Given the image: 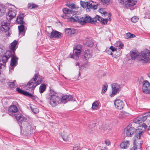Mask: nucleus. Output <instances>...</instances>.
<instances>
[{
  "label": "nucleus",
  "mask_w": 150,
  "mask_h": 150,
  "mask_svg": "<svg viewBox=\"0 0 150 150\" xmlns=\"http://www.w3.org/2000/svg\"><path fill=\"white\" fill-rule=\"evenodd\" d=\"M16 119L20 126L21 133L22 135L25 138L30 137L33 134L35 129V126L31 125L26 121L27 119L21 115H16Z\"/></svg>",
  "instance_id": "nucleus-1"
},
{
  "label": "nucleus",
  "mask_w": 150,
  "mask_h": 150,
  "mask_svg": "<svg viewBox=\"0 0 150 150\" xmlns=\"http://www.w3.org/2000/svg\"><path fill=\"white\" fill-rule=\"evenodd\" d=\"M63 11L65 15L62 17L64 18L68 19L69 21L74 23L78 22L82 25H83L88 23L89 17H86V15L81 18L74 15V13L71 10L67 8H64L63 9Z\"/></svg>",
  "instance_id": "nucleus-2"
},
{
  "label": "nucleus",
  "mask_w": 150,
  "mask_h": 150,
  "mask_svg": "<svg viewBox=\"0 0 150 150\" xmlns=\"http://www.w3.org/2000/svg\"><path fill=\"white\" fill-rule=\"evenodd\" d=\"M46 98L50 100V104L52 107H55L60 103V98L57 93L51 89L47 95Z\"/></svg>",
  "instance_id": "nucleus-3"
},
{
  "label": "nucleus",
  "mask_w": 150,
  "mask_h": 150,
  "mask_svg": "<svg viewBox=\"0 0 150 150\" xmlns=\"http://www.w3.org/2000/svg\"><path fill=\"white\" fill-rule=\"evenodd\" d=\"M42 79V76L38 74H35L34 77L28 83L27 86L29 89H30L31 91H33V90L35 88L41 83Z\"/></svg>",
  "instance_id": "nucleus-4"
},
{
  "label": "nucleus",
  "mask_w": 150,
  "mask_h": 150,
  "mask_svg": "<svg viewBox=\"0 0 150 150\" xmlns=\"http://www.w3.org/2000/svg\"><path fill=\"white\" fill-rule=\"evenodd\" d=\"M136 134L135 135V138L133 142L134 146L131 150H141V148L142 144V143L141 141H137V140H139L142 135V134L144 133V131L142 129H136L135 132Z\"/></svg>",
  "instance_id": "nucleus-5"
},
{
  "label": "nucleus",
  "mask_w": 150,
  "mask_h": 150,
  "mask_svg": "<svg viewBox=\"0 0 150 150\" xmlns=\"http://www.w3.org/2000/svg\"><path fill=\"white\" fill-rule=\"evenodd\" d=\"M126 59L128 64L132 63L133 60L135 59H137L143 64L150 62V57H127Z\"/></svg>",
  "instance_id": "nucleus-6"
},
{
  "label": "nucleus",
  "mask_w": 150,
  "mask_h": 150,
  "mask_svg": "<svg viewBox=\"0 0 150 150\" xmlns=\"http://www.w3.org/2000/svg\"><path fill=\"white\" fill-rule=\"evenodd\" d=\"M71 58H73L76 60L77 62L76 63V66H84L88 63V57H70Z\"/></svg>",
  "instance_id": "nucleus-7"
},
{
  "label": "nucleus",
  "mask_w": 150,
  "mask_h": 150,
  "mask_svg": "<svg viewBox=\"0 0 150 150\" xmlns=\"http://www.w3.org/2000/svg\"><path fill=\"white\" fill-rule=\"evenodd\" d=\"M119 2L121 4H123L126 7L130 10L134 9L133 6L137 3V1L134 0H119Z\"/></svg>",
  "instance_id": "nucleus-8"
},
{
  "label": "nucleus",
  "mask_w": 150,
  "mask_h": 150,
  "mask_svg": "<svg viewBox=\"0 0 150 150\" xmlns=\"http://www.w3.org/2000/svg\"><path fill=\"white\" fill-rule=\"evenodd\" d=\"M16 11L12 8H9L6 13V18L8 21L10 22L16 15Z\"/></svg>",
  "instance_id": "nucleus-9"
},
{
  "label": "nucleus",
  "mask_w": 150,
  "mask_h": 150,
  "mask_svg": "<svg viewBox=\"0 0 150 150\" xmlns=\"http://www.w3.org/2000/svg\"><path fill=\"white\" fill-rule=\"evenodd\" d=\"M18 110L17 107L15 105H12L10 106L8 108V113L9 115L12 116H14L16 118V115L21 114L18 112Z\"/></svg>",
  "instance_id": "nucleus-10"
},
{
  "label": "nucleus",
  "mask_w": 150,
  "mask_h": 150,
  "mask_svg": "<svg viewBox=\"0 0 150 150\" xmlns=\"http://www.w3.org/2000/svg\"><path fill=\"white\" fill-rule=\"evenodd\" d=\"M18 58L17 57H11L10 66L9 67V73L13 70L14 68L18 64Z\"/></svg>",
  "instance_id": "nucleus-11"
},
{
  "label": "nucleus",
  "mask_w": 150,
  "mask_h": 150,
  "mask_svg": "<svg viewBox=\"0 0 150 150\" xmlns=\"http://www.w3.org/2000/svg\"><path fill=\"white\" fill-rule=\"evenodd\" d=\"M126 134L127 136L129 137L133 134L135 132V128L131 125H128L125 129Z\"/></svg>",
  "instance_id": "nucleus-12"
},
{
  "label": "nucleus",
  "mask_w": 150,
  "mask_h": 150,
  "mask_svg": "<svg viewBox=\"0 0 150 150\" xmlns=\"http://www.w3.org/2000/svg\"><path fill=\"white\" fill-rule=\"evenodd\" d=\"M115 105L116 108L118 110L122 109L125 105L124 103L121 100L117 99L114 101Z\"/></svg>",
  "instance_id": "nucleus-13"
},
{
  "label": "nucleus",
  "mask_w": 150,
  "mask_h": 150,
  "mask_svg": "<svg viewBox=\"0 0 150 150\" xmlns=\"http://www.w3.org/2000/svg\"><path fill=\"white\" fill-rule=\"evenodd\" d=\"M111 86L112 88V91L111 96H113L120 91V86L115 83H112Z\"/></svg>",
  "instance_id": "nucleus-14"
},
{
  "label": "nucleus",
  "mask_w": 150,
  "mask_h": 150,
  "mask_svg": "<svg viewBox=\"0 0 150 150\" xmlns=\"http://www.w3.org/2000/svg\"><path fill=\"white\" fill-rule=\"evenodd\" d=\"M48 34L49 35H48V36L50 37V38H59L61 37L62 35V33H61L54 30H52L50 34L49 33H48Z\"/></svg>",
  "instance_id": "nucleus-15"
},
{
  "label": "nucleus",
  "mask_w": 150,
  "mask_h": 150,
  "mask_svg": "<svg viewBox=\"0 0 150 150\" xmlns=\"http://www.w3.org/2000/svg\"><path fill=\"white\" fill-rule=\"evenodd\" d=\"M10 24L8 22H2L0 27V30L4 32H6L8 31L9 29V27Z\"/></svg>",
  "instance_id": "nucleus-16"
},
{
  "label": "nucleus",
  "mask_w": 150,
  "mask_h": 150,
  "mask_svg": "<svg viewBox=\"0 0 150 150\" xmlns=\"http://www.w3.org/2000/svg\"><path fill=\"white\" fill-rule=\"evenodd\" d=\"M88 16L89 17V19H88L89 20V21H88V23H94L97 20L101 22L103 18L98 15H96L94 18H92L88 15H86V17Z\"/></svg>",
  "instance_id": "nucleus-17"
},
{
  "label": "nucleus",
  "mask_w": 150,
  "mask_h": 150,
  "mask_svg": "<svg viewBox=\"0 0 150 150\" xmlns=\"http://www.w3.org/2000/svg\"><path fill=\"white\" fill-rule=\"evenodd\" d=\"M73 97L71 95H65L60 98V103H65L67 101L73 100Z\"/></svg>",
  "instance_id": "nucleus-18"
},
{
  "label": "nucleus",
  "mask_w": 150,
  "mask_h": 150,
  "mask_svg": "<svg viewBox=\"0 0 150 150\" xmlns=\"http://www.w3.org/2000/svg\"><path fill=\"white\" fill-rule=\"evenodd\" d=\"M84 45L89 47H92L93 45L94 42L91 38H86L83 41Z\"/></svg>",
  "instance_id": "nucleus-19"
},
{
  "label": "nucleus",
  "mask_w": 150,
  "mask_h": 150,
  "mask_svg": "<svg viewBox=\"0 0 150 150\" xmlns=\"http://www.w3.org/2000/svg\"><path fill=\"white\" fill-rule=\"evenodd\" d=\"M87 9H96L97 8V5L95 4L94 2L92 1H87Z\"/></svg>",
  "instance_id": "nucleus-20"
},
{
  "label": "nucleus",
  "mask_w": 150,
  "mask_h": 150,
  "mask_svg": "<svg viewBox=\"0 0 150 150\" xmlns=\"http://www.w3.org/2000/svg\"><path fill=\"white\" fill-rule=\"evenodd\" d=\"M18 29L19 31V35L21 37H22L25 35V26L23 24H21L18 26Z\"/></svg>",
  "instance_id": "nucleus-21"
},
{
  "label": "nucleus",
  "mask_w": 150,
  "mask_h": 150,
  "mask_svg": "<svg viewBox=\"0 0 150 150\" xmlns=\"http://www.w3.org/2000/svg\"><path fill=\"white\" fill-rule=\"evenodd\" d=\"M129 142L127 140H125L120 144V147L122 149H126L129 146Z\"/></svg>",
  "instance_id": "nucleus-22"
},
{
  "label": "nucleus",
  "mask_w": 150,
  "mask_h": 150,
  "mask_svg": "<svg viewBox=\"0 0 150 150\" xmlns=\"http://www.w3.org/2000/svg\"><path fill=\"white\" fill-rule=\"evenodd\" d=\"M149 86V83L147 81H144L143 82V91L144 93H146L148 91V87Z\"/></svg>",
  "instance_id": "nucleus-23"
},
{
  "label": "nucleus",
  "mask_w": 150,
  "mask_h": 150,
  "mask_svg": "<svg viewBox=\"0 0 150 150\" xmlns=\"http://www.w3.org/2000/svg\"><path fill=\"white\" fill-rule=\"evenodd\" d=\"M18 42L16 40H14L12 42L9 47L11 50H13L14 51L16 50L18 47Z\"/></svg>",
  "instance_id": "nucleus-24"
},
{
  "label": "nucleus",
  "mask_w": 150,
  "mask_h": 150,
  "mask_svg": "<svg viewBox=\"0 0 150 150\" xmlns=\"http://www.w3.org/2000/svg\"><path fill=\"white\" fill-rule=\"evenodd\" d=\"M6 8H7L4 5L0 4V17L4 15Z\"/></svg>",
  "instance_id": "nucleus-25"
},
{
  "label": "nucleus",
  "mask_w": 150,
  "mask_h": 150,
  "mask_svg": "<svg viewBox=\"0 0 150 150\" xmlns=\"http://www.w3.org/2000/svg\"><path fill=\"white\" fill-rule=\"evenodd\" d=\"M23 17L24 16L23 14H21L19 15L18 16L16 21L18 24H23L24 23V21H23Z\"/></svg>",
  "instance_id": "nucleus-26"
},
{
  "label": "nucleus",
  "mask_w": 150,
  "mask_h": 150,
  "mask_svg": "<svg viewBox=\"0 0 150 150\" xmlns=\"http://www.w3.org/2000/svg\"><path fill=\"white\" fill-rule=\"evenodd\" d=\"M67 6L69 8L71 9H77L78 10H81L80 8L79 7H76L75 4L73 3L67 2L66 4Z\"/></svg>",
  "instance_id": "nucleus-27"
},
{
  "label": "nucleus",
  "mask_w": 150,
  "mask_h": 150,
  "mask_svg": "<svg viewBox=\"0 0 150 150\" xmlns=\"http://www.w3.org/2000/svg\"><path fill=\"white\" fill-rule=\"evenodd\" d=\"M141 56H149L150 55V51L147 49H145L140 52Z\"/></svg>",
  "instance_id": "nucleus-28"
},
{
  "label": "nucleus",
  "mask_w": 150,
  "mask_h": 150,
  "mask_svg": "<svg viewBox=\"0 0 150 150\" xmlns=\"http://www.w3.org/2000/svg\"><path fill=\"white\" fill-rule=\"evenodd\" d=\"M130 53L131 56H141L140 53L137 50H132Z\"/></svg>",
  "instance_id": "nucleus-29"
},
{
  "label": "nucleus",
  "mask_w": 150,
  "mask_h": 150,
  "mask_svg": "<svg viewBox=\"0 0 150 150\" xmlns=\"http://www.w3.org/2000/svg\"><path fill=\"white\" fill-rule=\"evenodd\" d=\"M46 88V86L45 84H41L39 88V91L40 93H42L45 91Z\"/></svg>",
  "instance_id": "nucleus-30"
},
{
  "label": "nucleus",
  "mask_w": 150,
  "mask_h": 150,
  "mask_svg": "<svg viewBox=\"0 0 150 150\" xmlns=\"http://www.w3.org/2000/svg\"><path fill=\"white\" fill-rule=\"evenodd\" d=\"M15 51L13 50H8L6 51L4 56H15Z\"/></svg>",
  "instance_id": "nucleus-31"
},
{
  "label": "nucleus",
  "mask_w": 150,
  "mask_h": 150,
  "mask_svg": "<svg viewBox=\"0 0 150 150\" xmlns=\"http://www.w3.org/2000/svg\"><path fill=\"white\" fill-rule=\"evenodd\" d=\"M63 140L65 141H68L69 140V135L67 133L63 132L62 134L61 135Z\"/></svg>",
  "instance_id": "nucleus-32"
},
{
  "label": "nucleus",
  "mask_w": 150,
  "mask_h": 150,
  "mask_svg": "<svg viewBox=\"0 0 150 150\" xmlns=\"http://www.w3.org/2000/svg\"><path fill=\"white\" fill-rule=\"evenodd\" d=\"M16 91L18 93L22 94L25 96H26V95H27V94H28V92L25 91H24L18 88H16Z\"/></svg>",
  "instance_id": "nucleus-33"
},
{
  "label": "nucleus",
  "mask_w": 150,
  "mask_h": 150,
  "mask_svg": "<svg viewBox=\"0 0 150 150\" xmlns=\"http://www.w3.org/2000/svg\"><path fill=\"white\" fill-rule=\"evenodd\" d=\"M127 113L124 111H121L119 115V117L120 118L125 117L127 115Z\"/></svg>",
  "instance_id": "nucleus-34"
},
{
  "label": "nucleus",
  "mask_w": 150,
  "mask_h": 150,
  "mask_svg": "<svg viewBox=\"0 0 150 150\" xmlns=\"http://www.w3.org/2000/svg\"><path fill=\"white\" fill-rule=\"evenodd\" d=\"M108 88V85L106 83H105L103 85L102 87V89L101 91V94H104L107 91Z\"/></svg>",
  "instance_id": "nucleus-35"
},
{
  "label": "nucleus",
  "mask_w": 150,
  "mask_h": 150,
  "mask_svg": "<svg viewBox=\"0 0 150 150\" xmlns=\"http://www.w3.org/2000/svg\"><path fill=\"white\" fill-rule=\"evenodd\" d=\"M92 51L91 50L87 49L85 50L84 52V56H91L92 55Z\"/></svg>",
  "instance_id": "nucleus-36"
},
{
  "label": "nucleus",
  "mask_w": 150,
  "mask_h": 150,
  "mask_svg": "<svg viewBox=\"0 0 150 150\" xmlns=\"http://www.w3.org/2000/svg\"><path fill=\"white\" fill-rule=\"evenodd\" d=\"M81 52L80 51L74 49L73 52V55H72L71 56H78L80 54Z\"/></svg>",
  "instance_id": "nucleus-37"
},
{
  "label": "nucleus",
  "mask_w": 150,
  "mask_h": 150,
  "mask_svg": "<svg viewBox=\"0 0 150 150\" xmlns=\"http://www.w3.org/2000/svg\"><path fill=\"white\" fill-rule=\"evenodd\" d=\"M28 8L30 9L38 8V6L33 4H29L28 5Z\"/></svg>",
  "instance_id": "nucleus-38"
},
{
  "label": "nucleus",
  "mask_w": 150,
  "mask_h": 150,
  "mask_svg": "<svg viewBox=\"0 0 150 150\" xmlns=\"http://www.w3.org/2000/svg\"><path fill=\"white\" fill-rule=\"evenodd\" d=\"M15 80H14L12 82H7L8 86L10 89H11V88L14 87L15 86L14 82H15Z\"/></svg>",
  "instance_id": "nucleus-39"
},
{
  "label": "nucleus",
  "mask_w": 150,
  "mask_h": 150,
  "mask_svg": "<svg viewBox=\"0 0 150 150\" xmlns=\"http://www.w3.org/2000/svg\"><path fill=\"white\" fill-rule=\"evenodd\" d=\"M135 37V35H134L131 34L130 33H129L126 34L125 38L126 39H128L130 38H132Z\"/></svg>",
  "instance_id": "nucleus-40"
},
{
  "label": "nucleus",
  "mask_w": 150,
  "mask_h": 150,
  "mask_svg": "<svg viewBox=\"0 0 150 150\" xmlns=\"http://www.w3.org/2000/svg\"><path fill=\"white\" fill-rule=\"evenodd\" d=\"M110 15L109 14V16H108V18L105 19L103 18V20H102L101 22V23L104 24H107L108 22L110 20Z\"/></svg>",
  "instance_id": "nucleus-41"
},
{
  "label": "nucleus",
  "mask_w": 150,
  "mask_h": 150,
  "mask_svg": "<svg viewBox=\"0 0 150 150\" xmlns=\"http://www.w3.org/2000/svg\"><path fill=\"white\" fill-rule=\"evenodd\" d=\"M134 122L135 123L138 124L142 123V122L140 117H138L134 119Z\"/></svg>",
  "instance_id": "nucleus-42"
},
{
  "label": "nucleus",
  "mask_w": 150,
  "mask_h": 150,
  "mask_svg": "<svg viewBox=\"0 0 150 150\" xmlns=\"http://www.w3.org/2000/svg\"><path fill=\"white\" fill-rule=\"evenodd\" d=\"M117 44H115V46L119 47V49H122L123 48L124 45L120 42H117Z\"/></svg>",
  "instance_id": "nucleus-43"
},
{
  "label": "nucleus",
  "mask_w": 150,
  "mask_h": 150,
  "mask_svg": "<svg viewBox=\"0 0 150 150\" xmlns=\"http://www.w3.org/2000/svg\"><path fill=\"white\" fill-rule=\"evenodd\" d=\"M98 105V102L96 101L94 102L92 104V109H96V108Z\"/></svg>",
  "instance_id": "nucleus-44"
},
{
  "label": "nucleus",
  "mask_w": 150,
  "mask_h": 150,
  "mask_svg": "<svg viewBox=\"0 0 150 150\" xmlns=\"http://www.w3.org/2000/svg\"><path fill=\"white\" fill-rule=\"evenodd\" d=\"M74 50H79L81 52V46L80 44L77 45L76 46L74 47Z\"/></svg>",
  "instance_id": "nucleus-45"
},
{
  "label": "nucleus",
  "mask_w": 150,
  "mask_h": 150,
  "mask_svg": "<svg viewBox=\"0 0 150 150\" xmlns=\"http://www.w3.org/2000/svg\"><path fill=\"white\" fill-rule=\"evenodd\" d=\"M139 19V18L137 16H134L131 18V20L132 22L136 23L138 21Z\"/></svg>",
  "instance_id": "nucleus-46"
},
{
  "label": "nucleus",
  "mask_w": 150,
  "mask_h": 150,
  "mask_svg": "<svg viewBox=\"0 0 150 150\" xmlns=\"http://www.w3.org/2000/svg\"><path fill=\"white\" fill-rule=\"evenodd\" d=\"M28 94H27L26 96H28L29 97L31 98L33 100H35L36 98V97L33 96V94L30 93L29 92H28Z\"/></svg>",
  "instance_id": "nucleus-47"
},
{
  "label": "nucleus",
  "mask_w": 150,
  "mask_h": 150,
  "mask_svg": "<svg viewBox=\"0 0 150 150\" xmlns=\"http://www.w3.org/2000/svg\"><path fill=\"white\" fill-rule=\"evenodd\" d=\"M80 4L82 7L83 8H87V1L84 2L81 1Z\"/></svg>",
  "instance_id": "nucleus-48"
},
{
  "label": "nucleus",
  "mask_w": 150,
  "mask_h": 150,
  "mask_svg": "<svg viewBox=\"0 0 150 150\" xmlns=\"http://www.w3.org/2000/svg\"><path fill=\"white\" fill-rule=\"evenodd\" d=\"M71 29L68 28L66 29L65 30V33L66 35H70L71 33Z\"/></svg>",
  "instance_id": "nucleus-49"
},
{
  "label": "nucleus",
  "mask_w": 150,
  "mask_h": 150,
  "mask_svg": "<svg viewBox=\"0 0 150 150\" xmlns=\"http://www.w3.org/2000/svg\"><path fill=\"white\" fill-rule=\"evenodd\" d=\"M30 108L32 112L35 114H36L39 112V110L37 108H32V107L30 106Z\"/></svg>",
  "instance_id": "nucleus-50"
},
{
  "label": "nucleus",
  "mask_w": 150,
  "mask_h": 150,
  "mask_svg": "<svg viewBox=\"0 0 150 150\" xmlns=\"http://www.w3.org/2000/svg\"><path fill=\"white\" fill-rule=\"evenodd\" d=\"M101 1L103 5H108L110 3V0H101Z\"/></svg>",
  "instance_id": "nucleus-51"
},
{
  "label": "nucleus",
  "mask_w": 150,
  "mask_h": 150,
  "mask_svg": "<svg viewBox=\"0 0 150 150\" xmlns=\"http://www.w3.org/2000/svg\"><path fill=\"white\" fill-rule=\"evenodd\" d=\"M140 117L142 121L143 122L147 119V115H145L144 116H142V117Z\"/></svg>",
  "instance_id": "nucleus-52"
},
{
  "label": "nucleus",
  "mask_w": 150,
  "mask_h": 150,
  "mask_svg": "<svg viewBox=\"0 0 150 150\" xmlns=\"http://www.w3.org/2000/svg\"><path fill=\"white\" fill-rule=\"evenodd\" d=\"M99 11L100 13L102 14H104L105 15L107 14V12H105L104 11L103 9V8H101L99 10Z\"/></svg>",
  "instance_id": "nucleus-53"
},
{
  "label": "nucleus",
  "mask_w": 150,
  "mask_h": 150,
  "mask_svg": "<svg viewBox=\"0 0 150 150\" xmlns=\"http://www.w3.org/2000/svg\"><path fill=\"white\" fill-rule=\"evenodd\" d=\"M104 142L105 144L107 146H109L111 144V143L110 141L107 139L105 140Z\"/></svg>",
  "instance_id": "nucleus-54"
},
{
  "label": "nucleus",
  "mask_w": 150,
  "mask_h": 150,
  "mask_svg": "<svg viewBox=\"0 0 150 150\" xmlns=\"http://www.w3.org/2000/svg\"><path fill=\"white\" fill-rule=\"evenodd\" d=\"M110 49L112 51V52H114L117 50V49L114 47L112 46H111L110 47Z\"/></svg>",
  "instance_id": "nucleus-55"
},
{
  "label": "nucleus",
  "mask_w": 150,
  "mask_h": 150,
  "mask_svg": "<svg viewBox=\"0 0 150 150\" xmlns=\"http://www.w3.org/2000/svg\"><path fill=\"white\" fill-rule=\"evenodd\" d=\"M79 148L78 145H75L73 147V150H79Z\"/></svg>",
  "instance_id": "nucleus-56"
},
{
  "label": "nucleus",
  "mask_w": 150,
  "mask_h": 150,
  "mask_svg": "<svg viewBox=\"0 0 150 150\" xmlns=\"http://www.w3.org/2000/svg\"><path fill=\"white\" fill-rule=\"evenodd\" d=\"M75 32H76L75 30H74L73 29L71 30V29L70 35H72L74 34V33H75Z\"/></svg>",
  "instance_id": "nucleus-57"
},
{
  "label": "nucleus",
  "mask_w": 150,
  "mask_h": 150,
  "mask_svg": "<svg viewBox=\"0 0 150 150\" xmlns=\"http://www.w3.org/2000/svg\"><path fill=\"white\" fill-rule=\"evenodd\" d=\"M142 126H143L144 128H146L147 127V126L144 123H143L142 125Z\"/></svg>",
  "instance_id": "nucleus-58"
},
{
  "label": "nucleus",
  "mask_w": 150,
  "mask_h": 150,
  "mask_svg": "<svg viewBox=\"0 0 150 150\" xmlns=\"http://www.w3.org/2000/svg\"><path fill=\"white\" fill-rule=\"evenodd\" d=\"M100 150H108V149L107 147H104L103 149H101Z\"/></svg>",
  "instance_id": "nucleus-59"
},
{
  "label": "nucleus",
  "mask_w": 150,
  "mask_h": 150,
  "mask_svg": "<svg viewBox=\"0 0 150 150\" xmlns=\"http://www.w3.org/2000/svg\"><path fill=\"white\" fill-rule=\"evenodd\" d=\"M145 115H147L150 116V111L148 112L145 113Z\"/></svg>",
  "instance_id": "nucleus-60"
},
{
  "label": "nucleus",
  "mask_w": 150,
  "mask_h": 150,
  "mask_svg": "<svg viewBox=\"0 0 150 150\" xmlns=\"http://www.w3.org/2000/svg\"><path fill=\"white\" fill-rule=\"evenodd\" d=\"M148 77L150 78V73L148 74Z\"/></svg>",
  "instance_id": "nucleus-61"
},
{
  "label": "nucleus",
  "mask_w": 150,
  "mask_h": 150,
  "mask_svg": "<svg viewBox=\"0 0 150 150\" xmlns=\"http://www.w3.org/2000/svg\"><path fill=\"white\" fill-rule=\"evenodd\" d=\"M148 130H150V125L149 127L147 129Z\"/></svg>",
  "instance_id": "nucleus-62"
},
{
  "label": "nucleus",
  "mask_w": 150,
  "mask_h": 150,
  "mask_svg": "<svg viewBox=\"0 0 150 150\" xmlns=\"http://www.w3.org/2000/svg\"><path fill=\"white\" fill-rule=\"evenodd\" d=\"M62 76L63 77H64L66 79H67V78L66 77H65L63 75H62Z\"/></svg>",
  "instance_id": "nucleus-63"
},
{
  "label": "nucleus",
  "mask_w": 150,
  "mask_h": 150,
  "mask_svg": "<svg viewBox=\"0 0 150 150\" xmlns=\"http://www.w3.org/2000/svg\"><path fill=\"white\" fill-rule=\"evenodd\" d=\"M110 54L111 55H112V52H111V53H110Z\"/></svg>",
  "instance_id": "nucleus-64"
}]
</instances>
